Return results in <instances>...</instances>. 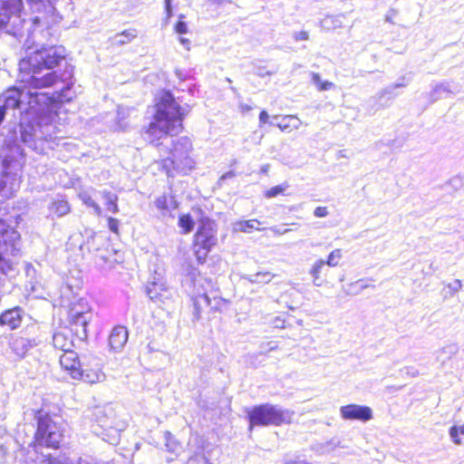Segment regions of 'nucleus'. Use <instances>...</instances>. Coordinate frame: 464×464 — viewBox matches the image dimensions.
Returning <instances> with one entry per match:
<instances>
[{"label":"nucleus","mask_w":464,"mask_h":464,"mask_svg":"<svg viewBox=\"0 0 464 464\" xmlns=\"http://www.w3.org/2000/svg\"><path fill=\"white\" fill-rule=\"evenodd\" d=\"M65 60L62 46H44L31 53V140H53L61 130L54 124L59 103L72 101L73 69L67 64L58 74L53 71Z\"/></svg>","instance_id":"nucleus-1"},{"label":"nucleus","mask_w":464,"mask_h":464,"mask_svg":"<svg viewBox=\"0 0 464 464\" xmlns=\"http://www.w3.org/2000/svg\"><path fill=\"white\" fill-rule=\"evenodd\" d=\"M156 100L154 121L150 124L143 138L155 146H160L163 145V142H160V140H166L168 135L181 130L183 117L188 110L175 101L169 91H162Z\"/></svg>","instance_id":"nucleus-2"},{"label":"nucleus","mask_w":464,"mask_h":464,"mask_svg":"<svg viewBox=\"0 0 464 464\" xmlns=\"http://www.w3.org/2000/svg\"><path fill=\"white\" fill-rule=\"evenodd\" d=\"M251 430L254 425H281L291 422L294 412L272 404H261L246 411Z\"/></svg>","instance_id":"nucleus-3"},{"label":"nucleus","mask_w":464,"mask_h":464,"mask_svg":"<svg viewBox=\"0 0 464 464\" xmlns=\"http://www.w3.org/2000/svg\"><path fill=\"white\" fill-rule=\"evenodd\" d=\"M35 418L37 419L38 426L34 436V447L37 449L40 446H46L52 449H58L63 438L60 428L44 409L35 411Z\"/></svg>","instance_id":"nucleus-4"},{"label":"nucleus","mask_w":464,"mask_h":464,"mask_svg":"<svg viewBox=\"0 0 464 464\" xmlns=\"http://www.w3.org/2000/svg\"><path fill=\"white\" fill-rule=\"evenodd\" d=\"M171 149L169 152L170 158L164 160V167H168L169 164L173 167L174 169L188 173L195 167V162L190 157V153L193 150L192 142L188 137H179L176 140H171Z\"/></svg>","instance_id":"nucleus-5"},{"label":"nucleus","mask_w":464,"mask_h":464,"mask_svg":"<svg viewBox=\"0 0 464 464\" xmlns=\"http://www.w3.org/2000/svg\"><path fill=\"white\" fill-rule=\"evenodd\" d=\"M92 319V313L88 302L80 299L72 304L68 311L67 321L70 331L80 340L83 341L88 337L87 327Z\"/></svg>","instance_id":"nucleus-6"},{"label":"nucleus","mask_w":464,"mask_h":464,"mask_svg":"<svg viewBox=\"0 0 464 464\" xmlns=\"http://www.w3.org/2000/svg\"><path fill=\"white\" fill-rule=\"evenodd\" d=\"M218 243L217 228L214 221L203 219L195 234L194 253L199 264H203L211 250Z\"/></svg>","instance_id":"nucleus-7"},{"label":"nucleus","mask_w":464,"mask_h":464,"mask_svg":"<svg viewBox=\"0 0 464 464\" xmlns=\"http://www.w3.org/2000/svg\"><path fill=\"white\" fill-rule=\"evenodd\" d=\"M340 414L346 420L368 421L372 419V411L370 407L358 404H348L340 408Z\"/></svg>","instance_id":"nucleus-8"},{"label":"nucleus","mask_w":464,"mask_h":464,"mask_svg":"<svg viewBox=\"0 0 464 464\" xmlns=\"http://www.w3.org/2000/svg\"><path fill=\"white\" fill-rule=\"evenodd\" d=\"M20 179L15 174L4 171L0 175V197L9 198L18 189Z\"/></svg>","instance_id":"nucleus-9"},{"label":"nucleus","mask_w":464,"mask_h":464,"mask_svg":"<svg viewBox=\"0 0 464 464\" xmlns=\"http://www.w3.org/2000/svg\"><path fill=\"white\" fill-rule=\"evenodd\" d=\"M146 294L151 301L163 302L164 299L169 297L170 294L162 279L150 281L146 286Z\"/></svg>","instance_id":"nucleus-10"},{"label":"nucleus","mask_w":464,"mask_h":464,"mask_svg":"<svg viewBox=\"0 0 464 464\" xmlns=\"http://www.w3.org/2000/svg\"><path fill=\"white\" fill-rule=\"evenodd\" d=\"M61 366L69 372L72 378L78 377L80 374L79 369L82 362L79 361L78 355L72 350L63 353L60 356Z\"/></svg>","instance_id":"nucleus-11"},{"label":"nucleus","mask_w":464,"mask_h":464,"mask_svg":"<svg viewBox=\"0 0 464 464\" xmlns=\"http://www.w3.org/2000/svg\"><path fill=\"white\" fill-rule=\"evenodd\" d=\"M129 334L126 327L118 325L115 326L110 334L109 344L114 352H120L124 347L128 341Z\"/></svg>","instance_id":"nucleus-12"},{"label":"nucleus","mask_w":464,"mask_h":464,"mask_svg":"<svg viewBox=\"0 0 464 464\" xmlns=\"http://www.w3.org/2000/svg\"><path fill=\"white\" fill-rule=\"evenodd\" d=\"M22 0H0V29L5 26L10 14L20 10Z\"/></svg>","instance_id":"nucleus-13"},{"label":"nucleus","mask_w":464,"mask_h":464,"mask_svg":"<svg viewBox=\"0 0 464 464\" xmlns=\"http://www.w3.org/2000/svg\"><path fill=\"white\" fill-rule=\"evenodd\" d=\"M79 372L81 375H79L78 377H74V379L82 380L83 382L88 383L100 382L105 377L104 373L101 371L100 368L89 369L87 367H84L83 363L80 367Z\"/></svg>","instance_id":"nucleus-14"},{"label":"nucleus","mask_w":464,"mask_h":464,"mask_svg":"<svg viewBox=\"0 0 464 464\" xmlns=\"http://www.w3.org/2000/svg\"><path fill=\"white\" fill-rule=\"evenodd\" d=\"M22 322L21 310L14 308L3 313L0 315V324L8 325L10 329L17 328Z\"/></svg>","instance_id":"nucleus-15"},{"label":"nucleus","mask_w":464,"mask_h":464,"mask_svg":"<svg viewBox=\"0 0 464 464\" xmlns=\"http://www.w3.org/2000/svg\"><path fill=\"white\" fill-rule=\"evenodd\" d=\"M53 343L54 348L63 353L72 350L73 346L72 340L63 332H56L53 335Z\"/></svg>","instance_id":"nucleus-16"},{"label":"nucleus","mask_w":464,"mask_h":464,"mask_svg":"<svg viewBox=\"0 0 464 464\" xmlns=\"http://www.w3.org/2000/svg\"><path fill=\"white\" fill-rule=\"evenodd\" d=\"M344 14L326 15L320 22L324 30L331 31L343 27Z\"/></svg>","instance_id":"nucleus-17"},{"label":"nucleus","mask_w":464,"mask_h":464,"mask_svg":"<svg viewBox=\"0 0 464 464\" xmlns=\"http://www.w3.org/2000/svg\"><path fill=\"white\" fill-rule=\"evenodd\" d=\"M193 300V321H198L201 318L202 308L211 305L210 298L206 295H198L192 298Z\"/></svg>","instance_id":"nucleus-18"},{"label":"nucleus","mask_w":464,"mask_h":464,"mask_svg":"<svg viewBox=\"0 0 464 464\" xmlns=\"http://www.w3.org/2000/svg\"><path fill=\"white\" fill-rule=\"evenodd\" d=\"M156 208L162 212L163 215L170 212L171 209H175L178 205L173 197L168 198L167 196L163 195L156 198Z\"/></svg>","instance_id":"nucleus-19"},{"label":"nucleus","mask_w":464,"mask_h":464,"mask_svg":"<svg viewBox=\"0 0 464 464\" xmlns=\"http://www.w3.org/2000/svg\"><path fill=\"white\" fill-rule=\"evenodd\" d=\"M260 224L257 219L237 221L233 224V230L235 232L251 233L254 229L262 230L256 226Z\"/></svg>","instance_id":"nucleus-20"},{"label":"nucleus","mask_w":464,"mask_h":464,"mask_svg":"<svg viewBox=\"0 0 464 464\" xmlns=\"http://www.w3.org/2000/svg\"><path fill=\"white\" fill-rule=\"evenodd\" d=\"M325 266V261L324 259L316 260L312 267L310 268L309 274L313 277V284L315 286H321L323 285V280L320 277L323 269Z\"/></svg>","instance_id":"nucleus-21"},{"label":"nucleus","mask_w":464,"mask_h":464,"mask_svg":"<svg viewBox=\"0 0 464 464\" xmlns=\"http://www.w3.org/2000/svg\"><path fill=\"white\" fill-rule=\"evenodd\" d=\"M458 351L459 347L456 343L445 345L437 351V359L444 363L446 360L451 359V357L454 356Z\"/></svg>","instance_id":"nucleus-22"},{"label":"nucleus","mask_w":464,"mask_h":464,"mask_svg":"<svg viewBox=\"0 0 464 464\" xmlns=\"http://www.w3.org/2000/svg\"><path fill=\"white\" fill-rule=\"evenodd\" d=\"M137 31L135 29H128L120 34H116L113 37V41L117 45H123L131 42L137 37Z\"/></svg>","instance_id":"nucleus-23"},{"label":"nucleus","mask_w":464,"mask_h":464,"mask_svg":"<svg viewBox=\"0 0 464 464\" xmlns=\"http://www.w3.org/2000/svg\"><path fill=\"white\" fill-rule=\"evenodd\" d=\"M340 447V441H335L334 440H331L326 441L325 443H320L313 446V450H314L318 455H324L334 451L336 448Z\"/></svg>","instance_id":"nucleus-24"},{"label":"nucleus","mask_w":464,"mask_h":464,"mask_svg":"<svg viewBox=\"0 0 464 464\" xmlns=\"http://www.w3.org/2000/svg\"><path fill=\"white\" fill-rule=\"evenodd\" d=\"M102 197L105 199V205L107 210L116 214L119 212V208L117 205L118 196L111 191H102Z\"/></svg>","instance_id":"nucleus-25"},{"label":"nucleus","mask_w":464,"mask_h":464,"mask_svg":"<svg viewBox=\"0 0 464 464\" xmlns=\"http://www.w3.org/2000/svg\"><path fill=\"white\" fill-rule=\"evenodd\" d=\"M450 93V84L448 82L437 83L433 86L432 91L430 93V99L431 102H434L441 98V93Z\"/></svg>","instance_id":"nucleus-26"},{"label":"nucleus","mask_w":464,"mask_h":464,"mask_svg":"<svg viewBox=\"0 0 464 464\" xmlns=\"http://www.w3.org/2000/svg\"><path fill=\"white\" fill-rule=\"evenodd\" d=\"M50 211L55 214L57 217H63L69 213L70 207L67 201L65 200H56L52 203L50 207Z\"/></svg>","instance_id":"nucleus-27"},{"label":"nucleus","mask_w":464,"mask_h":464,"mask_svg":"<svg viewBox=\"0 0 464 464\" xmlns=\"http://www.w3.org/2000/svg\"><path fill=\"white\" fill-rule=\"evenodd\" d=\"M276 276L271 272H257L255 275H252L248 280L254 284H267L269 283Z\"/></svg>","instance_id":"nucleus-28"},{"label":"nucleus","mask_w":464,"mask_h":464,"mask_svg":"<svg viewBox=\"0 0 464 464\" xmlns=\"http://www.w3.org/2000/svg\"><path fill=\"white\" fill-rule=\"evenodd\" d=\"M79 198H81L83 204L90 208H92L96 215L100 216L102 214L101 207L95 202V200L92 198L91 195H89L88 192L83 191L80 193Z\"/></svg>","instance_id":"nucleus-29"},{"label":"nucleus","mask_w":464,"mask_h":464,"mask_svg":"<svg viewBox=\"0 0 464 464\" xmlns=\"http://www.w3.org/2000/svg\"><path fill=\"white\" fill-rule=\"evenodd\" d=\"M403 85L404 83H394L392 85L387 86L379 91L376 93L375 98L378 101H382L386 95H389L390 99H392L396 96V93H394V90L397 88H401Z\"/></svg>","instance_id":"nucleus-30"},{"label":"nucleus","mask_w":464,"mask_h":464,"mask_svg":"<svg viewBox=\"0 0 464 464\" xmlns=\"http://www.w3.org/2000/svg\"><path fill=\"white\" fill-rule=\"evenodd\" d=\"M165 446L167 450L172 453H178L180 450V444L175 440L173 435L169 431H166L164 434Z\"/></svg>","instance_id":"nucleus-31"},{"label":"nucleus","mask_w":464,"mask_h":464,"mask_svg":"<svg viewBox=\"0 0 464 464\" xmlns=\"http://www.w3.org/2000/svg\"><path fill=\"white\" fill-rule=\"evenodd\" d=\"M179 226L183 229L185 234L193 230L194 221L190 215H181L179 218Z\"/></svg>","instance_id":"nucleus-32"},{"label":"nucleus","mask_w":464,"mask_h":464,"mask_svg":"<svg viewBox=\"0 0 464 464\" xmlns=\"http://www.w3.org/2000/svg\"><path fill=\"white\" fill-rule=\"evenodd\" d=\"M341 258H342L341 249H334V251H332L329 254L328 258L325 261V265L332 266V267L336 266L339 264V261L341 260Z\"/></svg>","instance_id":"nucleus-33"},{"label":"nucleus","mask_w":464,"mask_h":464,"mask_svg":"<svg viewBox=\"0 0 464 464\" xmlns=\"http://www.w3.org/2000/svg\"><path fill=\"white\" fill-rule=\"evenodd\" d=\"M274 121L276 122H270V124L277 126L282 131L290 132L292 130L290 121H285V116L280 117L278 115L273 116Z\"/></svg>","instance_id":"nucleus-34"},{"label":"nucleus","mask_w":464,"mask_h":464,"mask_svg":"<svg viewBox=\"0 0 464 464\" xmlns=\"http://www.w3.org/2000/svg\"><path fill=\"white\" fill-rule=\"evenodd\" d=\"M288 188L287 184H281L278 186L272 187L268 190L266 191V198H275L279 194H282Z\"/></svg>","instance_id":"nucleus-35"},{"label":"nucleus","mask_w":464,"mask_h":464,"mask_svg":"<svg viewBox=\"0 0 464 464\" xmlns=\"http://www.w3.org/2000/svg\"><path fill=\"white\" fill-rule=\"evenodd\" d=\"M450 296L455 295L462 288V282L459 279L454 280L452 283L447 285Z\"/></svg>","instance_id":"nucleus-36"},{"label":"nucleus","mask_w":464,"mask_h":464,"mask_svg":"<svg viewBox=\"0 0 464 464\" xmlns=\"http://www.w3.org/2000/svg\"><path fill=\"white\" fill-rule=\"evenodd\" d=\"M285 121H290L292 130H298L302 124L301 120L295 115H285Z\"/></svg>","instance_id":"nucleus-37"},{"label":"nucleus","mask_w":464,"mask_h":464,"mask_svg":"<svg viewBox=\"0 0 464 464\" xmlns=\"http://www.w3.org/2000/svg\"><path fill=\"white\" fill-rule=\"evenodd\" d=\"M38 364L39 366L37 368V378L41 380L42 377H44L48 373L49 364L44 361L38 362Z\"/></svg>","instance_id":"nucleus-38"},{"label":"nucleus","mask_w":464,"mask_h":464,"mask_svg":"<svg viewBox=\"0 0 464 464\" xmlns=\"http://www.w3.org/2000/svg\"><path fill=\"white\" fill-rule=\"evenodd\" d=\"M350 286L352 288H354V287L358 286V289L354 290V291L351 290V291L348 292V294L349 295H358L362 290L366 289L370 285L364 284L363 280H358V281L351 284Z\"/></svg>","instance_id":"nucleus-39"},{"label":"nucleus","mask_w":464,"mask_h":464,"mask_svg":"<svg viewBox=\"0 0 464 464\" xmlns=\"http://www.w3.org/2000/svg\"><path fill=\"white\" fill-rule=\"evenodd\" d=\"M459 428L458 426H453L450 429V436L452 440V441L456 444V445H461L462 444V441L460 440V438L459 437Z\"/></svg>","instance_id":"nucleus-40"},{"label":"nucleus","mask_w":464,"mask_h":464,"mask_svg":"<svg viewBox=\"0 0 464 464\" xmlns=\"http://www.w3.org/2000/svg\"><path fill=\"white\" fill-rule=\"evenodd\" d=\"M107 222L109 229L115 234H119L120 221L117 218L109 217Z\"/></svg>","instance_id":"nucleus-41"},{"label":"nucleus","mask_w":464,"mask_h":464,"mask_svg":"<svg viewBox=\"0 0 464 464\" xmlns=\"http://www.w3.org/2000/svg\"><path fill=\"white\" fill-rule=\"evenodd\" d=\"M328 214H329V212H328V209L326 207H317L314 210V215L316 218H325L328 216Z\"/></svg>","instance_id":"nucleus-42"},{"label":"nucleus","mask_w":464,"mask_h":464,"mask_svg":"<svg viewBox=\"0 0 464 464\" xmlns=\"http://www.w3.org/2000/svg\"><path fill=\"white\" fill-rule=\"evenodd\" d=\"M175 30L178 34H186L188 32L187 24L183 21H179L175 25Z\"/></svg>","instance_id":"nucleus-43"},{"label":"nucleus","mask_w":464,"mask_h":464,"mask_svg":"<svg viewBox=\"0 0 464 464\" xmlns=\"http://www.w3.org/2000/svg\"><path fill=\"white\" fill-rule=\"evenodd\" d=\"M398 11L391 8L385 15V22L394 24L393 18L397 15Z\"/></svg>","instance_id":"nucleus-44"},{"label":"nucleus","mask_w":464,"mask_h":464,"mask_svg":"<svg viewBox=\"0 0 464 464\" xmlns=\"http://www.w3.org/2000/svg\"><path fill=\"white\" fill-rule=\"evenodd\" d=\"M295 41H306L309 39V34L306 31H300L295 34Z\"/></svg>","instance_id":"nucleus-45"},{"label":"nucleus","mask_w":464,"mask_h":464,"mask_svg":"<svg viewBox=\"0 0 464 464\" xmlns=\"http://www.w3.org/2000/svg\"><path fill=\"white\" fill-rule=\"evenodd\" d=\"M312 82L314 85H316L317 89L319 90V86L322 85L324 81L321 79V76L317 72H312Z\"/></svg>","instance_id":"nucleus-46"},{"label":"nucleus","mask_w":464,"mask_h":464,"mask_svg":"<svg viewBox=\"0 0 464 464\" xmlns=\"http://www.w3.org/2000/svg\"><path fill=\"white\" fill-rule=\"evenodd\" d=\"M334 87V83L329 81H324L322 85L319 86V91H328Z\"/></svg>","instance_id":"nucleus-47"},{"label":"nucleus","mask_w":464,"mask_h":464,"mask_svg":"<svg viewBox=\"0 0 464 464\" xmlns=\"http://www.w3.org/2000/svg\"><path fill=\"white\" fill-rule=\"evenodd\" d=\"M269 115L266 111L263 110L259 114V124L262 126L263 124L268 121Z\"/></svg>","instance_id":"nucleus-48"},{"label":"nucleus","mask_w":464,"mask_h":464,"mask_svg":"<svg viewBox=\"0 0 464 464\" xmlns=\"http://www.w3.org/2000/svg\"><path fill=\"white\" fill-rule=\"evenodd\" d=\"M236 176L235 172L230 170V171H227L226 172L225 174H223L220 179H219V182H222L224 181L225 179H231V178H234Z\"/></svg>","instance_id":"nucleus-49"},{"label":"nucleus","mask_w":464,"mask_h":464,"mask_svg":"<svg viewBox=\"0 0 464 464\" xmlns=\"http://www.w3.org/2000/svg\"><path fill=\"white\" fill-rule=\"evenodd\" d=\"M165 9L168 17H170L172 14L171 0H165Z\"/></svg>","instance_id":"nucleus-50"},{"label":"nucleus","mask_w":464,"mask_h":464,"mask_svg":"<svg viewBox=\"0 0 464 464\" xmlns=\"http://www.w3.org/2000/svg\"><path fill=\"white\" fill-rule=\"evenodd\" d=\"M19 66H20L21 71L26 70L27 66H29V59H26V58L22 59L19 63Z\"/></svg>","instance_id":"nucleus-51"},{"label":"nucleus","mask_w":464,"mask_h":464,"mask_svg":"<svg viewBox=\"0 0 464 464\" xmlns=\"http://www.w3.org/2000/svg\"><path fill=\"white\" fill-rule=\"evenodd\" d=\"M239 107H240V110L242 112H246L253 109L252 106L246 104V103H240Z\"/></svg>","instance_id":"nucleus-52"},{"label":"nucleus","mask_w":464,"mask_h":464,"mask_svg":"<svg viewBox=\"0 0 464 464\" xmlns=\"http://www.w3.org/2000/svg\"><path fill=\"white\" fill-rule=\"evenodd\" d=\"M409 82H410V79L407 78L406 76H402L399 79L397 83H404V85L402 87H406Z\"/></svg>","instance_id":"nucleus-53"},{"label":"nucleus","mask_w":464,"mask_h":464,"mask_svg":"<svg viewBox=\"0 0 464 464\" xmlns=\"http://www.w3.org/2000/svg\"><path fill=\"white\" fill-rule=\"evenodd\" d=\"M179 41L180 43L186 46V48L188 50L189 49V40L188 39H186V38H179Z\"/></svg>","instance_id":"nucleus-54"},{"label":"nucleus","mask_w":464,"mask_h":464,"mask_svg":"<svg viewBox=\"0 0 464 464\" xmlns=\"http://www.w3.org/2000/svg\"><path fill=\"white\" fill-rule=\"evenodd\" d=\"M39 288H41V291L35 295L36 298H43L44 297V288L42 285H39Z\"/></svg>","instance_id":"nucleus-55"},{"label":"nucleus","mask_w":464,"mask_h":464,"mask_svg":"<svg viewBox=\"0 0 464 464\" xmlns=\"http://www.w3.org/2000/svg\"><path fill=\"white\" fill-rule=\"evenodd\" d=\"M176 75L180 79V80H184L185 79V76L183 75L182 72L180 70H176Z\"/></svg>","instance_id":"nucleus-56"},{"label":"nucleus","mask_w":464,"mask_h":464,"mask_svg":"<svg viewBox=\"0 0 464 464\" xmlns=\"http://www.w3.org/2000/svg\"><path fill=\"white\" fill-rule=\"evenodd\" d=\"M267 345H268V347H269V348H268V350H269V351H273V350H275V349L276 348V344H274V343H273V342L268 343H267Z\"/></svg>","instance_id":"nucleus-57"},{"label":"nucleus","mask_w":464,"mask_h":464,"mask_svg":"<svg viewBox=\"0 0 464 464\" xmlns=\"http://www.w3.org/2000/svg\"><path fill=\"white\" fill-rule=\"evenodd\" d=\"M213 301L215 302V305L212 306L213 308H217V306L220 304L221 299L220 298H214Z\"/></svg>","instance_id":"nucleus-58"},{"label":"nucleus","mask_w":464,"mask_h":464,"mask_svg":"<svg viewBox=\"0 0 464 464\" xmlns=\"http://www.w3.org/2000/svg\"><path fill=\"white\" fill-rule=\"evenodd\" d=\"M36 292H38V286H36L35 285H31V294H34Z\"/></svg>","instance_id":"nucleus-59"},{"label":"nucleus","mask_w":464,"mask_h":464,"mask_svg":"<svg viewBox=\"0 0 464 464\" xmlns=\"http://www.w3.org/2000/svg\"><path fill=\"white\" fill-rule=\"evenodd\" d=\"M459 428V433L464 435V424L461 426H458Z\"/></svg>","instance_id":"nucleus-60"},{"label":"nucleus","mask_w":464,"mask_h":464,"mask_svg":"<svg viewBox=\"0 0 464 464\" xmlns=\"http://www.w3.org/2000/svg\"><path fill=\"white\" fill-rule=\"evenodd\" d=\"M272 230H274V228H271ZM275 231L278 234H285V233H287L289 231V229H285L284 231L280 232V230H276Z\"/></svg>","instance_id":"nucleus-61"},{"label":"nucleus","mask_w":464,"mask_h":464,"mask_svg":"<svg viewBox=\"0 0 464 464\" xmlns=\"http://www.w3.org/2000/svg\"><path fill=\"white\" fill-rule=\"evenodd\" d=\"M78 464H92V463L88 462L87 460H84V459H81L79 460V463H78Z\"/></svg>","instance_id":"nucleus-62"},{"label":"nucleus","mask_w":464,"mask_h":464,"mask_svg":"<svg viewBox=\"0 0 464 464\" xmlns=\"http://www.w3.org/2000/svg\"><path fill=\"white\" fill-rule=\"evenodd\" d=\"M214 2H217L218 4H222L224 2H229L228 0H213Z\"/></svg>","instance_id":"nucleus-63"},{"label":"nucleus","mask_w":464,"mask_h":464,"mask_svg":"<svg viewBox=\"0 0 464 464\" xmlns=\"http://www.w3.org/2000/svg\"><path fill=\"white\" fill-rule=\"evenodd\" d=\"M202 459H203V461H204V463H205V464H210V463L208 462V460L206 458H202Z\"/></svg>","instance_id":"nucleus-64"}]
</instances>
